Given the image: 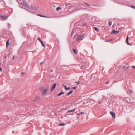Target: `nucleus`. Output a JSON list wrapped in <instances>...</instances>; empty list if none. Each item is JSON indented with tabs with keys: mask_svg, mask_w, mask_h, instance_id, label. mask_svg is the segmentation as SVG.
Returning a JSON list of instances; mask_svg holds the SVG:
<instances>
[{
	"mask_svg": "<svg viewBox=\"0 0 135 135\" xmlns=\"http://www.w3.org/2000/svg\"><path fill=\"white\" fill-rule=\"evenodd\" d=\"M9 40H8V41H7V42H6V47H7L9 45Z\"/></svg>",
	"mask_w": 135,
	"mask_h": 135,
	"instance_id": "obj_13",
	"label": "nucleus"
},
{
	"mask_svg": "<svg viewBox=\"0 0 135 135\" xmlns=\"http://www.w3.org/2000/svg\"><path fill=\"white\" fill-rule=\"evenodd\" d=\"M40 89L42 92V95L43 96H45L47 95V91L48 90V89L47 88L43 87H41Z\"/></svg>",
	"mask_w": 135,
	"mask_h": 135,
	"instance_id": "obj_1",
	"label": "nucleus"
},
{
	"mask_svg": "<svg viewBox=\"0 0 135 135\" xmlns=\"http://www.w3.org/2000/svg\"><path fill=\"white\" fill-rule=\"evenodd\" d=\"M21 8L22 9V7H21Z\"/></svg>",
	"mask_w": 135,
	"mask_h": 135,
	"instance_id": "obj_40",
	"label": "nucleus"
},
{
	"mask_svg": "<svg viewBox=\"0 0 135 135\" xmlns=\"http://www.w3.org/2000/svg\"><path fill=\"white\" fill-rule=\"evenodd\" d=\"M59 125L60 126H64L65 125V123H61V124H59Z\"/></svg>",
	"mask_w": 135,
	"mask_h": 135,
	"instance_id": "obj_23",
	"label": "nucleus"
},
{
	"mask_svg": "<svg viewBox=\"0 0 135 135\" xmlns=\"http://www.w3.org/2000/svg\"><path fill=\"white\" fill-rule=\"evenodd\" d=\"M56 83L54 84L52 86L51 89V91H52L56 87Z\"/></svg>",
	"mask_w": 135,
	"mask_h": 135,
	"instance_id": "obj_5",
	"label": "nucleus"
},
{
	"mask_svg": "<svg viewBox=\"0 0 135 135\" xmlns=\"http://www.w3.org/2000/svg\"><path fill=\"white\" fill-rule=\"evenodd\" d=\"M38 39L39 40V41L41 42V44L42 45V46L44 47H45V45L44 44L43 42V41H42V40L40 38H38Z\"/></svg>",
	"mask_w": 135,
	"mask_h": 135,
	"instance_id": "obj_7",
	"label": "nucleus"
},
{
	"mask_svg": "<svg viewBox=\"0 0 135 135\" xmlns=\"http://www.w3.org/2000/svg\"><path fill=\"white\" fill-rule=\"evenodd\" d=\"M73 33H73V31H72V33L71 34V37L72 36V35H73Z\"/></svg>",
	"mask_w": 135,
	"mask_h": 135,
	"instance_id": "obj_32",
	"label": "nucleus"
},
{
	"mask_svg": "<svg viewBox=\"0 0 135 135\" xmlns=\"http://www.w3.org/2000/svg\"><path fill=\"white\" fill-rule=\"evenodd\" d=\"M120 31L118 30L117 31H116L115 30H113L111 32V34H117V33H119V32Z\"/></svg>",
	"mask_w": 135,
	"mask_h": 135,
	"instance_id": "obj_4",
	"label": "nucleus"
},
{
	"mask_svg": "<svg viewBox=\"0 0 135 135\" xmlns=\"http://www.w3.org/2000/svg\"><path fill=\"white\" fill-rule=\"evenodd\" d=\"M109 82V81H108L106 83V84H108V83Z\"/></svg>",
	"mask_w": 135,
	"mask_h": 135,
	"instance_id": "obj_33",
	"label": "nucleus"
},
{
	"mask_svg": "<svg viewBox=\"0 0 135 135\" xmlns=\"http://www.w3.org/2000/svg\"><path fill=\"white\" fill-rule=\"evenodd\" d=\"M40 99V97H39V96H36L35 98V100H39Z\"/></svg>",
	"mask_w": 135,
	"mask_h": 135,
	"instance_id": "obj_10",
	"label": "nucleus"
},
{
	"mask_svg": "<svg viewBox=\"0 0 135 135\" xmlns=\"http://www.w3.org/2000/svg\"><path fill=\"white\" fill-rule=\"evenodd\" d=\"M62 85L64 86V87L65 86H66V85H65L64 84H63Z\"/></svg>",
	"mask_w": 135,
	"mask_h": 135,
	"instance_id": "obj_35",
	"label": "nucleus"
},
{
	"mask_svg": "<svg viewBox=\"0 0 135 135\" xmlns=\"http://www.w3.org/2000/svg\"><path fill=\"white\" fill-rule=\"evenodd\" d=\"M21 8L22 9V7H21Z\"/></svg>",
	"mask_w": 135,
	"mask_h": 135,
	"instance_id": "obj_39",
	"label": "nucleus"
},
{
	"mask_svg": "<svg viewBox=\"0 0 135 135\" xmlns=\"http://www.w3.org/2000/svg\"><path fill=\"white\" fill-rule=\"evenodd\" d=\"M75 110V109H71V110H68V112L69 113L72 112L74 111Z\"/></svg>",
	"mask_w": 135,
	"mask_h": 135,
	"instance_id": "obj_15",
	"label": "nucleus"
},
{
	"mask_svg": "<svg viewBox=\"0 0 135 135\" xmlns=\"http://www.w3.org/2000/svg\"><path fill=\"white\" fill-rule=\"evenodd\" d=\"M84 113H85L84 112H81L78 113L77 114L78 115H81L84 114Z\"/></svg>",
	"mask_w": 135,
	"mask_h": 135,
	"instance_id": "obj_16",
	"label": "nucleus"
},
{
	"mask_svg": "<svg viewBox=\"0 0 135 135\" xmlns=\"http://www.w3.org/2000/svg\"><path fill=\"white\" fill-rule=\"evenodd\" d=\"M129 92L130 93H132V90H129Z\"/></svg>",
	"mask_w": 135,
	"mask_h": 135,
	"instance_id": "obj_29",
	"label": "nucleus"
},
{
	"mask_svg": "<svg viewBox=\"0 0 135 135\" xmlns=\"http://www.w3.org/2000/svg\"><path fill=\"white\" fill-rule=\"evenodd\" d=\"M73 90H72L70 92H69L68 93H67L66 95L67 96H69V95L71 94L73 92Z\"/></svg>",
	"mask_w": 135,
	"mask_h": 135,
	"instance_id": "obj_12",
	"label": "nucleus"
},
{
	"mask_svg": "<svg viewBox=\"0 0 135 135\" xmlns=\"http://www.w3.org/2000/svg\"><path fill=\"white\" fill-rule=\"evenodd\" d=\"M38 9V8L36 7H33V8L32 9H33V10H36V9Z\"/></svg>",
	"mask_w": 135,
	"mask_h": 135,
	"instance_id": "obj_21",
	"label": "nucleus"
},
{
	"mask_svg": "<svg viewBox=\"0 0 135 135\" xmlns=\"http://www.w3.org/2000/svg\"><path fill=\"white\" fill-rule=\"evenodd\" d=\"M42 63V62H41V63H40V64H41Z\"/></svg>",
	"mask_w": 135,
	"mask_h": 135,
	"instance_id": "obj_38",
	"label": "nucleus"
},
{
	"mask_svg": "<svg viewBox=\"0 0 135 135\" xmlns=\"http://www.w3.org/2000/svg\"><path fill=\"white\" fill-rule=\"evenodd\" d=\"M109 26H110L112 23V22L111 21H109Z\"/></svg>",
	"mask_w": 135,
	"mask_h": 135,
	"instance_id": "obj_20",
	"label": "nucleus"
},
{
	"mask_svg": "<svg viewBox=\"0 0 135 135\" xmlns=\"http://www.w3.org/2000/svg\"><path fill=\"white\" fill-rule=\"evenodd\" d=\"M132 68H135V66H132Z\"/></svg>",
	"mask_w": 135,
	"mask_h": 135,
	"instance_id": "obj_34",
	"label": "nucleus"
},
{
	"mask_svg": "<svg viewBox=\"0 0 135 135\" xmlns=\"http://www.w3.org/2000/svg\"><path fill=\"white\" fill-rule=\"evenodd\" d=\"M64 93L63 92H61L57 96H61V95H63L64 94Z\"/></svg>",
	"mask_w": 135,
	"mask_h": 135,
	"instance_id": "obj_11",
	"label": "nucleus"
},
{
	"mask_svg": "<svg viewBox=\"0 0 135 135\" xmlns=\"http://www.w3.org/2000/svg\"><path fill=\"white\" fill-rule=\"evenodd\" d=\"M73 52L76 54L77 53V52L76 50L74 49H73Z\"/></svg>",
	"mask_w": 135,
	"mask_h": 135,
	"instance_id": "obj_17",
	"label": "nucleus"
},
{
	"mask_svg": "<svg viewBox=\"0 0 135 135\" xmlns=\"http://www.w3.org/2000/svg\"><path fill=\"white\" fill-rule=\"evenodd\" d=\"M84 34L79 36L77 38V41L82 40L84 38Z\"/></svg>",
	"mask_w": 135,
	"mask_h": 135,
	"instance_id": "obj_2",
	"label": "nucleus"
},
{
	"mask_svg": "<svg viewBox=\"0 0 135 135\" xmlns=\"http://www.w3.org/2000/svg\"><path fill=\"white\" fill-rule=\"evenodd\" d=\"M110 114H111V115H112V117L114 118H115V113L112 111H110Z\"/></svg>",
	"mask_w": 135,
	"mask_h": 135,
	"instance_id": "obj_6",
	"label": "nucleus"
},
{
	"mask_svg": "<svg viewBox=\"0 0 135 135\" xmlns=\"http://www.w3.org/2000/svg\"><path fill=\"white\" fill-rule=\"evenodd\" d=\"M87 25L86 23H83V26H85Z\"/></svg>",
	"mask_w": 135,
	"mask_h": 135,
	"instance_id": "obj_26",
	"label": "nucleus"
},
{
	"mask_svg": "<svg viewBox=\"0 0 135 135\" xmlns=\"http://www.w3.org/2000/svg\"><path fill=\"white\" fill-rule=\"evenodd\" d=\"M0 16L2 19H5V16H2V15H0Z\"/></svg>",
	"mask_w": 135,
	"mask_h": 135,
	"instance_id": "obj_18",
	"label": "nucleus"
},
{
	"mask_svg": "<svg viewBox=\"0 0 135 135\" xmlns=\"http://www.w3.org/2000/svg\"><path fill=\"white\" fill-rule=\"evenodd\" d=\"M38 16H40V17H47L46 16H44V15H42L41 14H38V15H37Z\"/></svg>",
	"mask_w": 135,
	"mask_h": 135,
	"instance_id": "obj_14",
	"label": "nucleus"
},
{
	"mask_svg": "<svg viewBox=\"0 0 135 135\" xmlns=\"http://www.w3.org/2000/svg\"><path fill=\"white\" fill-rule=\"evenodd\" d=\"M76 83L77 84H79L80 83V81L76 82Z\"/></svg>",
	"mask_w": 135,
	"mask_h": 135,
	"instance_id": "obj_31",
	"label": "nucleus"
},
{
	"mask_svg": "<svg viewBox=\"0 0 135 135\" xmlns=\"http://www.w3.org/2000/svg\"><path fill=\"white\" fill-rule=\"evenodd\" d=\"M128 39H129V36L128 35H127V38L126 40V41L127 42V44L130 45V44L128 42Z\"/></svg>",
	"mask_w": 135,
	"mask_h": 135,
	"instance_id": "obj_8",
	"label": "nucleus"
},
{
	"mask_svg": "<svg viewBox=\"0 0 135 135\" xmlns=\"http://www.w3.org/2000/svg\"><path fill=\"white\" fill-rule=\"evenodd\" d=\"M12 58H13V59H14V56H13V57Z\"/></svg>",
	"mask_w": 135,
	"mask_h": 135,
	"instance_id": "obj_37",
	"label": "nucleus"
},
{
	"mask_svg": "<svg viewBox=\"0 0 135 135\" xmlns=\"http://www.w3.org/2000/svg\"><path fill=\"white\" fill-rule=\"evenodd\" d=\"M56 9L57 11H58L59 10H60L61 9V8L60 7H58L56 8Z\"/></svg>",
	"mask_w": 135,
	"mask_h": 135,
	"instance_id": "obj_22",
	"label": "nucleus"
},
{
	"mask_svg": "<svg viewBox=\"0 0 135 135\" xmlns=\"http://www.w3.org/2000/svg\"><path fill=\"white\" fill-rule=\"evenodd\" d=\"M27 8L30 10H33V9H32L33 8V6H28Z\"/></svg>",
	"mask_w": 135,
	"mask_h": 135,
	"instance_id": "obj_9",
	"label": "nucleus"
},
{
	"mask_svg": "<svg viewBox=\"0 0 135 135\" xmlns=\"http://www.w3.org/2000/svg\"><path fill=\"white\" fill-rule=\"evenodd\" d=\"M111 40V39H110H110H109V40H106V42H109V41H110V40Z\"/></svg>",
	"mask_w": 135,
	"mask_h": 135,
	"instance_id": "obj_28",
	"label": "nucleus"
},
{
	"mask_svg": "<svg viewBox=\"0 0 135 135\" xmlns=\"http://www.w3.org/2000/svg\"><path fill=\"white\" fill-rule=\"evenodd\" d=\"M64 87L66 89L69 90L70 89V87H67L66 86H65Z\"/></svg>",
	"mask_w": 135,
	"mask_h": 135,
	"instance_id": "obj_19",
	"label": "nucleus"
},
{
	"mask_svg": "<svg viewBox=\"0 0 135 135\" xmlns=\"http://www.w3.org/2000/svg\"><path fill=\"white\" fill-rule=\"evenodd\" d=\"M20 3L22 4L25 7L28 8V4L26 2H24V1H21Z\"/></svg>",
	"mask_w": 135,
	"mask_h": 135,
	"instance_id": "obj_3",
	"label": "nucleus"
},
{
	"mask_svg": "<svg viewBox=\"0 0 135 135\" xmlns=\"http://www.w3.org/2000/svg\"><path fill=\"white\" fill-rule=\"evenodd\" d=\"M131 7L133 9H135V6L133 5H132L131 6Z\"/></svg>",
	"mask_w": 135,
	"mask_h": 135,
	"instance_id": "obj_24",
	"label": "nucleus"
},
{
	"mask_svg": "<svg viewBox=\"0 0 135 135\" xmlns=\"http://www.w3.org/2000/svg\"><path fill=\"white\" fill-rule=\"evenodd\" d=\"M77 87L76 86L73 87V88L74 89H77Z\"/></svg>",
	"mask_w": 135,
	"mask_h": 135,
	"instance_id": "obj_25",
	"label": "nucleus"
},
{
	"mask_svg": "<svg viewBox=\"0 0 135 135\" xmlns=\"http://www.w3.org/2000/svg\"><path fill=\"white\" fill-rule=\"evenodd\" d=\"M21 74H23V72H22L21 73Z\"/></svg>",
	"mask_w": 135,
	"mask_h": 135,
	"instance_id": "obj_36",
	"label": "nucleus"
},
{
	"mask_svg": "<svg viewBox=\"0 0 135 135\" xmlns=\"http://www.w3.org/2000/svg\"><path fill=\"white\" fill-rule=\"evenodd\" d=\"M0 71L1 72H2V69L1 67H0Z\"/></svg>",
	"mask_w": 135,
	"mask_h": 135,
	"instance_id": "obj_30",
	"label": "nucleus"
},
{
	"mask_svg": "<svg viewBox=\"0 0 135 135\" xmlns=\"http://www.w3.org/2000/svg\"><path fill=\"white\" fill-rule=\"evenodd\" d=\"M94 28L95 29V30L96 31H98V28L96 27H94Z\"/></svg>",
	"mask_w": 135,
	"mask_h": 135,
	"instance_id": "obj_27",
	"label": "nucleus"
}]
</instances>
